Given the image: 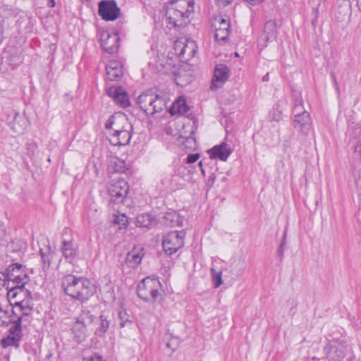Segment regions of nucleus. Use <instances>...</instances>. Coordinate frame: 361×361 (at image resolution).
Masks as SVG:
<instances>
[{
	"mask_svg": "<svg viewBox=\"0 0 361 361\" xmlns=\"http://www.w3.org/2000/svg\"><path fill=\"white\" fill-rule=\"evenodd\" d=\"M61 286L66 295L80 302L87 300L96 291L89 279L72 274L66 275L61 279Z\"/></svg>",
	"mask_w": 361,
	"mask_h": 361,
	"instance_id": "1",
	"label": "nucleus"
},
{
	"mask_svg": "<svg viewBox=\"0 0 361 361\" xmlns=\"http://www.w3.org/2000/svg\"><path fill=\"white\" fill-rule=\"evenodd\" d=\"M120 118L111 116L106 122V130H109V135L111 136L110 142L114 145H125L128 144L132 133L127 130H122L116 126Z\"/></svg>",
	"mask_w": 361,
	"mask_h": 361,
	"instance_id": "2",
	"label": "nucleus"
},
{
	"mask_svg": "<svg viewBox=\"0 0 361 361\" xmlns=\"http://www.w3.org/2000/svg\"><path fill=\"white\" fill-rule=\"evenodd\" d=\"M160 286L158 279L146 277L137 286V295L145 301H154L159 295Z\"/></svg>",
	"mask_w": 361,
	"mask_h": 361,
	"instance_id": "3",
	"label": "nucleus"
},
{
	"mask_svg": "<svg viewBox=\"0 0 361 361\" xmlns=\"http://www.w3.org/2000/svg\"><path fill=\"white\" fill-rule=\"evenodd\" d=\"M294 114V128L300 133L307 135L311 128V117L308 111L304 109L301 101L295 104L293 110Z\"/></svg>",
	"mask_w": 361,
	"mask_h": 361,
	"instance_id": "4",
	"label": "nucleus"
},
{
	"mask_svg": "<svg viewBox=\"0 0 361 361\" xmlns=\"http://www.w3.org/2000/svg\"><path fill=\"white\" fill-rule=\"evenodd\" d=\"M197 49L195 42L189 39L180 38L174 42L175 52L183 61H187L192 59Z\"/></svg>",
	"mask_w": 361,
	"mask_h": 361,
	"instance_id": "5",
	"label": "nucleus"
},
{
	"mask_svg": "<svg viewBox=\"0 0 361 361\" xmlns=\"http://www.w3.org/2000/svg\"><path fill=\"white\" fill-rule=\"evenodd\" d=\"M183 231H173L166 234L162 242L163 248L166 253L172 255L183 246Z\"/></svg>",
	"mask_w": 361,
	"mask_h": 361,
	"instance_id": "6",
	"label": "nucleus"
},
{
	"mask_svg": "<svg viewBox=\"0 0 361 361\" xmlns=\"http://www.w3.org/2000/svg\"><path fill=\"white\" fill-rule=\"evenodd\" d=\"M6 281L16 283L15 286L24 287L30 281V277L23 266L20 264H12L6 269L5 274Z\"/></svg>",
	"mask_w": 361,
	"mask_h": 361,
	"instance_id": "7",
	"label": "nucleus"
},
{
	"mask_svg": "<svg viewBox=\"0 0 361 361\" xmlns=\"http://www.w3.org/2000/svg\"><path fill=\"white\" fill-rule=\"evenodd\" d=\"M120 8L115 0H102L98 4V14L106 21H114L120 16Z\"/></svg>",
	"mask_w": 361,
	"mask_h": 361,
	"instance_id": "8",
	"label": "nucleus"
},
{
	"mask_svg": "<svg viewBox=\"0 0 361 361\" xmlns=\"http://www.w3.org/2000/svg\"><path fill=\"white\" fill-rule=\"evenodd\" d=\"M347 343L343 341H333L329 342L324 350L327 358L331 360L339 361L342 360L347 351Z\"/></svg>",
	"mask_w": 361,
	"mask_h": 361,
	"instance_id": "9",
	"label": "nucleus"
},
{
	"mask_svg": "<svg viewBox=\"0 0 361 361\" xmlns=\"http://www.w3.org/2000/svg\"><path fill=\"white\" fill-rule=\"evenodd\" d=\"M186 3L188 8L185 11L172 8L167 12L169 23L172 24L174 27H180L186 23L185 18H188L189 15L193 11L194 5V3L190 1H188Z\"/></svg>",
	"mask_w": 361,
	"mask_h": 361,
	"instance_id": "10",
	"label": "nucleus"
},
{
	"mask_svg": "<svg viewBox=\"0 0 361 361\" xmlns=\"http://www.w3.org/2000/svg\"><path fill=\"white\" fill-rule=\"evenodd\" d=\"M8 299L11 305L17 308L22 305L25 301L32 300L31 293L24 287L14 286L8 290L7 293Z\"/></svg>",
	"mask_w": 361,
	"mask_h": 361,
	"instance_id": "11",
	"label": "nucleus"
},
{
	"mask_svg": "<svg viewBox=\"0 0 361 361\" xmlns=\"http://www.w3.org/2000/svg\"><path fill=\"white\" fill-rule=\"evenodd\" d=\"M99 40L102 48L109 54H114L119 47V37L116 32L103 30L99 34Z\"/></svg>",
	"mask_w": 361,
	"mask_h": 361,
	"instance_id": "12",
	"label": "nucleus"
},
{
	"mask_svg": "<svg viewBox=\"0 0 361 361\" xmlns=\"http://www.w3.org/2000/svg\"><path fill=\"white\" fill-rule=\"evenodd\" d=\"M212 27L215 30V38L217 41H226L229 36V21L221 16L214 18Z\"/></svg>",
	"mask_w": 361,
	"mask_h": 361,
	"instance_id": "13",
	"label": "nucleus"
},
{
	"mask_svg": "<svg viewBox=\"0 0 361 361\" xmlns=\"http://www.w3.org/2000/svg\"><path fill=\"white\" fill-rule=\"evenodd\" d=\"M128 191L127 183L122 180L113 183L109 188L110 201L123 202Z\"/></svg>",
	"mask_w": 361,
	"mask_h": 361,
	"instance_id": "14",
	"label": "nucleus"
},
{
	"mask_svg": "<svg viewBox=\"0 0 361 361\" xmlns=\"http://www.w3.org/2000/svg\"><path fill=\"white\" fill-rule=\"evenodd\" d=\"M106 94L122 108H126L130 104L128 94L120 86H113L106 89Z\"/></svg>",
	"mask_w": 361,
	"mask_h": 361,
	"instance_id": "15",
	"label": "nucleus"
},
{
	"mask_svg": "<svg viewBox=\"0 0 361 361\" xmlns=\"http://www.w3.org/2000/svg\"><path fill=\"white\" fill-rule=\"evenodd\" d=\"M229 73V68L226 66L224 64L216 65L214 71L211 89L213 90L221 87L228 80Z\"/></svg>",
	"mask_w": 361,
	"mask_h": 361,
	"instance_id": "16",
	"label": "nucleus"
},
{
	"mask_svg": "<svg viewBox=\"0 0 361 361\" xmlns=\"http://www.w3.org/2000/svg\"><path fill=\"white\" fill-rule=\"evenodd\" d=\"M10 334L1 341L4 348L14 347L18 348L22 338V328L18 325L13 324L9 329Z\"/></svg>",
	"mask_w": 361,
	"mask_h": 361,
	"instance_id": "17",
	"label": "nucleus"
},
{
	"mask_svg": "<svg viewBox=\"0 0 361 361\" xmlns=\"http://www.w3.org/2000/svg\"><path fill=\"white\" fill-rule=\"evenodd\" d=\"M212 158H219L221 161H225L232 153V149L229 145L222 142L219 145H216L209 150Z\"/></svg>",
	"mask_w": 361,
	"mask_h": 361,
	"instance_id": "18",
	"label": "nucleus"
},
{
	"mask_svg": "<svg viewBox=\"0 0 361 361\" xmlns=\"http://www.w3.org/2000/svg\"><path fill=\"white\" fill-rule=\"evenodd\" d=\"M106 71L108 80H118L123 75L121 63L118 61H110L106 66Z\"/></svg>",
	"mask_w": 361,
	"mask_h": 361,
	"instance_id": "19",
	"label": "nucleus"
},
{
	"mask_svg": "<svg viewBox=\"0 0 361 361\" xmlns=\"http://www.w3.org/2000/svg\"><path fill=\"white\" fill-rule=\"evenodd\" d=\"M32 301L30 300L29 302H25L22 305H19L17 307L19 308V311L21 312V314L18 317L17 320L14 322V324L18 325L22 328L23 322L29 323L30 314L32 311Z\"/></svg>",
	"mask_w": 361,
	"mask_h": 361,
	"instance_id": "20",
	"label": "nucleus"
},
{
	"mask_svg": "<svg viewBox=\"0 0 361 361\" xmlns=\"http://www.w3.org/2000/svg\"><path fill=\"white\" fill-rule=\"evenodd\" d=\"M107 163V171L110 173H125L128 170L125 161L117 157H109Z\"/></svg>",
	"mask_w": 361,
	"mask_h": 361,
	"instance_id": "21",
	"label": "nucleus"
},
{
	"mask_svg": "<svg viewBox=\"0 0 361 361\" xmlns=\"http://www.w3.org/2000/svg\"><path fill=\"white\" fill-rule=\"evenodd\" d=\"M287 104L286 98L279 99L269 114V118L271 121H279L282 118L283 109Z\"/></svg>",
	"mask_w": 361,
	"mask_h": 361,
	"instance_id": "22",
	"label": "nucleus"
},
{
	"mask_svg": "<svg viewBox=\"0 0 361 361\" xmlns=\"http://www.w3.org/2000/svg\"><path fill=\"white\" fill-rule=\"evenodd\" d=\"M61 250L64 257L69 262H72L77 255V247L72 241L63 240L62 243Z\"/></svg>",
	"mask_w": 361,
	"mask_h": 361,
	"instance_id": "23",
	"label": "nucleus"
},
{
	"mask_svg": "<svg viewBox=\"0 0 361 361\" xmlns=\"http://www.w3.org/2000/svg\"><path fill=\"white\" fill-rule=\"evenodd\" d=\"M189 110V106L186 104L185 99L183 97H180L173 102L170 108L169 112L171 115L185 114Z\"/></svg>",
	"mask_w": 361,
	"mask_h": 361,
	"instance_id": "24",
	"label": "nucleus"
},
{
	"mask_svg": "<svg viewBox=\"0 0 361 361\" xmlns=\"http://www.w3.org/2000/svg\"><path fill=\"white\" fill-rule=\"evenodd\" d=\"M277 35L276 23L275 20H270L265 23L264 28L263 39L267 42L273 41Z\"/></svg>",
	"mask_w": 361,
	"mask_h": 361,
	"instance_id": "25",
	"label": "nucleus"
},
{
	"mask_svg": "<svg viewBox=\"0 0 361 361\" xmlns=\"http://www.w3.org/2000/svg\"><path fill=\"white\" fill-rule=\"evenodd\" d=\"M87 326L78 322V321H76L73 324L72 327V332L78 343H80L85 340L87 335Z\"/></svg>",
	"mask_w": 361,
	"mask_h": 361,
	"instance_id": "26",
	"label": "nucleus"
},
{
	"mask_svg": "<svg viewBox=\"0 0 361 361\" xmlns=\"http://www.w3.org/2000/svg\"><path fill=\"white\" fill-rule=\"evenodd\" d=\"M153 99H154V95L152 94H143L140 95L137 98V104L140 105V109L145 112L147 114H149V111H148V108L152 106V104L153 102Z\"/></svg>",
	"mask_w": 361,
	"mask_h": 361,
	"instance_id": "27",
	"label": "nucleus"
},
{
	"mask_svg": "<svg viewBox=\"0 0 361 361\" xmlns=\"http://www.w3.org/2000/svg\"><path fill=\"white\" fill-rule=\"evenodd\" d=\"M156 224V219L149 214H142L137 216V227L149 228Z\"/></svg>",
	"mask_w": 361,
	"mask_h": 361,
	"instance_id": "28",
	"label": "nucleus"
},
{
	"mask_svg": "<svg viewBox=\"0 0 361 361\" xmlns=\"http://www.w3.org/2000/svg\"><path fill=\"white\" fill-rule=\"evenodd\" d=\"M99 326L97 329V334L102 336H104L108 331L111 319H109V316L106 312H102L99 316Z\"/></svg>",
	"mask_w": 361,
	"mask_h": 361,
	"instance_id": "29",
	"label": "nucleus"
},
{
	"mask_svg": "<svg viewBox=\"0 0 361 361\" xmlns=\"http://www.w3.org/2000/svg\"><path fill=\"white\" fill-rule=\"evenodd\" d=\"M152 104V106L148 108V111H149V114L160 112L166 107L165 99L158 95H154V99H153Z\"/></svg>",
	"mask_w": 361,
	"mask_h": 361,
	"instance_id": "30",
	"label": "nucleus"
},
{
	"mask_svg": "<svg viewBox=\"0 0 361 361\" xmlns=\"http://www.w3.org/2000/svg\"><path fill=\"white\" fill-rule=\"evenodd\" d=\"M94 315L89 310L82 308L76 321L87 326L94 322Z\"/></svg>",
	"mask_w": 361,
	"mask_h": 361,
	"instance_id": "31",
	"label": "nucleus"
},
{
	"mask_svg": "<svg viewBox=\"0 0 361 361\" xmlns=\"http://www.w3.org/2000/svg\"><path fill=\"white\" fill-rule=\"evenodd\" d=\"M135 247L134 246L133 250L129 252L126 256L125 264H123V271L126 273L130 272V269H135V252L134 250Z\"/></svg>",
	"mask_w": 361,
	"mask_h": 361,
	"instance_id": "32",
	"label": "nucleus"
},
{
	"mask_svg": "<svg viewBox=\"0 0 361 361\" xmlns=\"http://www.w3.org/2000/svg\"><path fill=\"white\" fill-rule=\"evenodd\" d=\"M231 271L238 276L243 274L246 267L245 259L243 257H239L234 260L231 264Z\"/></svg>",
	"mask_w": 361,
	"mask_h": 361,
	"instance_id": "33",
	"label": "nucleus"
},
{
	"mask_svg": "<svg viewBox=\"0 0 361 361\" xmlns=\"http://www.w3.org/2000/svg\"><path fill=\"white\" fill-rule=\"evenodd\" d=\"M26 128V121L25 119L20 116L18 114H16L14 118L13 124V130L16 133H22Z\"/></svg>",
	"mask_w": 361,
	"mask_h": 361,
	"instance_id": "34",
	"label": "nucleus"
},
{
	"mask_svg": "<svg viewBox=\"0 0 361 361\" xmlns=\"http://www.w3.org/2000/svg\"><path fill=\"white\" fill-rule=\"evenodd\" d=\"M118 315L121 320L120 325L121 327L132 325L134 317L133 315H130L125 309L121 308L119 310Z\"/></svg>",
	"mask_w": 361,
	"mask_h": 361,
	"instance_id": "35",
	"label": "nucleus"
},
{
	"mask_svg": "<svg viewBox=\"0 0 361 361\" xmlns=\"http://www.w3.org/2000/svg\"><path fill=\"white\" fill-rule=\"evenodd\" d=\"M178 221V216L174 212H167L163 216V224L166 226L173 227Z\"/></svg>",
	"mask_w": 361,
	"mask_h": 361,
	"instance_id": "36",
	"label": "nucleus"
},
{
	"mask_svg": "<svg viewBox=\"0 0 361 361\" xmlns=\"http://www.w3.org/2000/svg\"><path fill=\"white\" fill-rule=\"evenodd\" d=\"M212 282L214 288L219 287L223 283L221 271H216L213 267L211 268Z\"/></svg>",
	"mask_w": 361,
	"mask_h": 361,
	"instance_id": "37",
	"label": "nucleus"
},
{
	"mask_svg": "<svg viewBox=\"0 0 361 361\" xmlns=\"http://www.w3.org/2000/svg\"><path fill=\"white\" fill-rule=\"evenodd\" d=\"M128 217L125 214L115 215L114 219V223L119 225V228H126L128 223Z\"/></svg>",
	"mask_w": 361,
	"mask_h": 361,
	"instance_id": "38",
	"label": "nucleus"
},
{
	"mask_svg": "<svg viewBox=\"0 0 361 361\" xmlns=\"http://www.w3.org/2000/svg\"><path fill=\"white\" fill-rule=\"evenodd\" d=\"M39 253L42 259V262L43 264L44 268H48L51 264V254L49 251L47 252H44L42 249L39 250Z\"/></svg>",
	"mask_w": 361,
	"mask_h": 361,
	"instance_id": "39",
	"label": "nucleus"
},
{
	"mask_svg": "<svg viewBox=\"0 0 361 361\" xmlns=\"http://www.w3.org/2000/svg\"><path fill=\"white\" fill-rule=\"evenodd\" d=\"M11 322L8 312L0 307V326H6Z\"/></svg>",
	"mask_w": 361,
	"mask_h": 361,
	"instance_id": "40",
	"label": "nucleus"
},
{
	"mask_svg": "<svg viewBox=\"0 0 361 361\" xmlns=\"http://www.w3.org/2000/svg\"><path fill=\"white\" fill-rule=\"evenodd\" d=\"M183 146L184 148L188 149L189 150H192L196 147V141L195 139L192 137H187L185 141L183 142Z\"/></svg>",
	"mask_w": 361,
	"mask_h": 361,
	"instance_id": "41",
	"label": "nucleus"
},
{
	"mask_svg": "<svg viewBox=\"0 0 361 361\" xmlns=\"http://www.w3.org/2000/svg\"><path fill=\"white\" fill-rule=\"evenodd\" d=\"M82 361H105V360L100 355L94 353L90 357H84Z\"/></svg>",
	"mask_w": 361,
	"mask_h": 361,
	"instance_id": "42",
	"label": "nucleus"
},
{
	"mask_svg": "<svg viewBox=\"0 0 361 361\" xmlns=\"http://www.w3.org/2000/svg\"><path fill=\"white\" fill-rule=\"evenodd\" d=\"M5 23V18L0 15V44L4 39V25Z\"/></svg>",
	"mask_w": 361,
	"mask_h": 361,
	"instance_id": "43",
	"label": "nucleus"
},
{
	"mask_svg": "<svg viewBox=\"0 0 361 361\" xmlns=\"http://www.w3.org/2000/svg\"><path fill=\"white\" fill-rule=\"evenodd\" d=\"M200 157L199 154H189L187 157V162L189 164L195 163L198 160Z\"/></svg>",
	"mask_w": 361,
	"mask_h": 361,
	"instance_id": "44",
	"label": "nucleus"
},
{
	"mask_svg": "<svg viewBox=\"0 0 361 361\" xmlns=\"http://www.w3.org/2000/svg\"><path fill=\"white\" fill-rule=\"evenodd\" d=\"M331 78H332V80H333V82H334V87H335V90H336V91L337 95H338V97H340V94H341V93H340V89H339V87H338V82H337V80H336V78L335 74H334V73H332L331 74Z\"/></svg>",
	"mask_w": 361,
	"mask_h": 361,
	"instance_id": "45",
	"label": "nucleus"
},
{
	"mask_svg": "<svg viewBox=\"0 0 361 361\" xmlns=\"http://www.w3.org/2000/svg\"><path fill=\"white\" fill-rule=\"evenodd\" d=\"M6 276L4 273L0 272V290L6 286Z\"/></svg>",
	"mask_w": 361,
	"mask_h": 361,
	"instance_id": "46",
	"label": "nucleus"
},
{
	"mask_svg": "<svg viewBox=\"0 0 361 361\" xmlns=\"http://www.w3.org/2000/svg\"><path fill=\"white\" fill-rule=\"evenodd\" d=\"M233 0H215L219 6H225L232 2Z\"/></svg>",
	"mask_w": 361,
	"mask_h": 361,
	"instance_id": "47",
	"label": "nucleus"
},
{
	"mask_svg": "<svg viewBox=\"0 0 361 361\" xmlns=\"http://www.w3.org/2000/svg\"><path fill=\"white\" fill-rule=\"evenodd\" d=\"M215 176L214 173L211 174L208 178V181H207V185L211 188L212 187V185H214V183L215 181Z\"/></svg>",
	"mask_w": 361,
	"mask_h": 361,
	"instance_id": "48",
	"label": "nucleus"
},
{
	"mask_svg": "<svg viewBox=\"0 0 361 361\" xmlns=\"http://www.w3.org/2000/svg\"><path fill=\"white\" fill-rule=\"evenodd\" d=\"M48 6L53 8L55 6V1L54 0H48Z\"/></svg>",
	"mask_w": 361,
	"mask_h": 361,
	"instance_id": "49",
	"label": "nucleus"
},
{
	"mask_svg": "<svg viewBox=\"0 0 361 361\" xmlns=\"http://www.w3.org/2000/svg\"><path fill=\"white\" fill-rule=\"evenodd\" d=\"M9 358H10L9 355H6L3 356V357L0 359V361H9Z\"/></svg>",
	"mask_w": 361,
	"mask_h": 361,
	"instance_id": "50",
	"label": "nucleus"
},
{
	"mask_svg": "<svg viewBox=\"0 0 361 361\" xmlns=\"http://www.w3.org/2000/svg\"><path fill=\"white\" fill-rule=\"evenodd\" d=\"M144 255V254H140V253H137V255H136V257H137V259H139V262H137V264L140 263L141 259H142V256Z\"/></svg>",
	"mask_w": 361,
	"mask_h": 361,
	"instance_id": "51",
	"label": "nucleus"
},
{
	"mask_svg": "<svg viewBox=\"0 0 361 361\" xmlns=\"http://www.w3.org/2000/svg\"><path fill=\"white\" fill-rule=\"evenodd\" d=\"M286 233H284V235H283V239L280 245V247L281 248L283 247V245L286 244Z\"/></svg>",
	"mask_w": 361,
	"mask_h": 361,
	"instance_id": "52",
	"label": "nucleus"
},
{
	"mask_svg": "<svg viewBox=\"0 0 361 361\" xmlns=\"http://www.w3.org/2000/svg\"><path fill=\"white\" fill-rule=\"evenodd\" d=\"M355 152H359L360 154V158H361V145L360 146H357L355 149Z\"/></svg>",
	"mask_w": 361,
	"mask_h": 361,
	"instance_id": "53",
	"label": "nucleus"
},
{
	"mask_svg": "<svg viewBox=\"0 0 361 361\" xmlns=\"http://www.w3.org/2000/svg\"><path fill=\"white\" fill-rule=\"evenodd\" d=\"M278 252H279V255L282 256L283 253V247L281 248V247H279Z\"/></svg>",
	"mask_w": 361,
	"mask_h": 361,
	"instance_id": "54",
	"label": "nucleus"
},
{
	"mask_svg": "<svg viewBox=\"0 0 361 361\" xmlns=\"http://www.w3.org/2000/svg\"><path fill=\"white\" fill-rule=\"evenodd\" d=\"M357 6L361 10V0H357Z\"/></svg>",
	"mask_w": 361,
	"mask_h": 361,
	"instance_id": "55",
	"label": "nucleus"
},
{
	"mask_svg": "<svg viewBox=\"0 0 361 361\" xmlns=\"http://www.w3.org/2000/svg\"><path fill=\"white\" fill-rule=\"evenodd\" d=\"M176 80H178L177 84L179 85V81L180 80V77H177Z\"/></svg>",
	"mask_w": 361,
	"mask_h": 361,
	"instance_id": "56",
	"label": "nucleus"
},
{
	"mask_svg": "<svg viewBox=\"0 0 361 361\" xmlns=\"http://www.w3.org/2000/svg\"><path fill=\"white\" fill-rule=\"evenodd\" d=\"M199 166H200L201 168L202 167V161H200V162H199Z\"/></svg>",
	"mask_w": 361,
	"mask_h": 361,
	"instance_id": "57",
	"label": "nucleus"
},
{
	"mask_svg": "<svg viewBox=\"0 0 361 361\" xmlns=\"http://www.w3.org/2000/svg\"><path fill=\"white\" fill-rule=\"evenodd\" d=\"M350 361H353V360H350Z\"/></svg>",
	"mask_w": 361,
	"mask_h": 361,
	"instance_id": "58",
	"label": "nucleus"
}]
</instances>
